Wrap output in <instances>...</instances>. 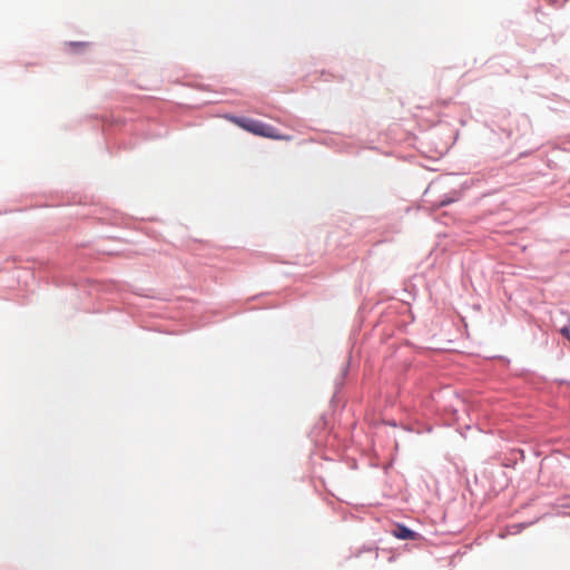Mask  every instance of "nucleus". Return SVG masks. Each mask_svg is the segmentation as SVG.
Masks as SVG:
<instances>
[{
    "mask_svg": "<svg viewBox=\"0 0 570 570\" xmlns=\"http://www.w3.org/2000/svg\"><path fill=\"white\" fill-rule=\"evenodd\" d=\"M234 124L244 130L254 134L256 136L276 139V140H289V136L278 134L277 129L271 125L264 124L259 120L252 118H233Z\"/></svg>",
    "mask_w": 570,
    "mask_h": 570,
    "instance_id": "1",
    "label": "nucleus"
},
{
    "mask_svg": "<svg viewBox=\"0 0 570 570\" xmlns=\"http://www.w3.org/2000/svg\"><path fill=\"white\" fill-rule=\"evenodd\" d=\"M392 533L395 538L401 540H415L419 537L416 532L412 531L403 524H396Z\"/></svg>",
    "mask_w": 570,
    "mask_h": 570,
    "instance_id": "2",
    "label": "nucleus"
}]
</instances>
